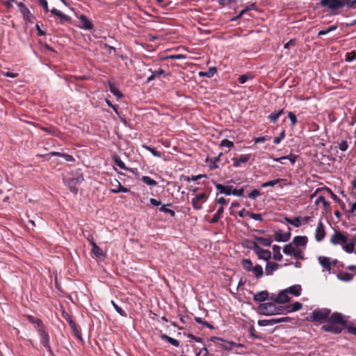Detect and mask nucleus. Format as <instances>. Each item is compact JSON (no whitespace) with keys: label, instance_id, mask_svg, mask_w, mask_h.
Listing matches in <instances>:
<instances>
[{"label":"nucleus","instance_id":"obj_24","mask_svg":"<svg viewBox=\"0 0 356 356\" xmlns=\"http://www.w3.org/2000/svg\"><path fill=\"white\" fill-rule=\"evenodd\" d=\"M290 238V234L283 233L281 230H278L275 233V240L278 242H286Z\"/></svg>","mask_w":356,"mask_h":356},{"label":"nucleus","instance_id":"obj_19","mask_svg":"<svg viewBox=\"0 0 356 356\" xmlns=\"http://www.w3.org/2000/svg\"><path fill=\"white\" fill-rule=\"evenodd\" d=\"M79 19L81 22L82 29L86 30H92L93 29L92 22L86 15H81Z\"/></svg>","mask_w":356,"mask_h":356},{"label":"nucleus","instance_id":"obj_44","mask_svg":"<svg viewBox=\"0 0 356 356\" xmlns=\"http://www.w3.org/2000/svg\"><path fill=\"white\" fill-rule=\"evenodd\" d=\"M217 72V69L215 67H210L207 72H200L199 75L200 76H207L211 78Z\"/></svg>","mask_w":356,"mask_h":356},{"label":"nucleus","instance_id":"obj_35","mask_svg":"<svg viewBox=\"0 0 356 356\" xmlns=\"http://www.w3.org/2000/svg\"><path fill=\"white\" fill-rule=\"evenodd\" d=\"M286 290H288V293H290L291 294L295 296H299L300 295L301 292V286L300 285H293Z\"/></svg>","mask_w":356,"mask_h":356},{"label":"nucleus","instance_id":"obj_9","mask_svg":"<svg viewBox=\"0 0 356 356\" xmlns=\"http://www.w3.org/2000/svg\"><path fill=\"white\" fill-rule=\"evenodd\" d=\"M327 323L337 324L343 327L346 325V321L343 315L339 312H334L331 316H329Z\"/></svg>","mask_w":356,"mask_h":356},{"label":"nucleus","instance_id":"obj_26","mask_svg":"<svg viewBox=\"0 0 356 356\" xmlns=\"http://www.w3.org/2000/svg\"><path fill=\"white\" fill-rule=\"evenodd\" d=\"M268 296L269 293L267 291H261L254 294L253 299L255 302H264L268 299Z\"/></svg>","mask_w":356,"mask_h":356},{"label":"nucleus","instance_id":"obj_59","mask_svg":"<svg viewBox=\"0 0 356 356\" xmlns=\"http://www.w3.org/2000/svg\"><path fill=\"white\" fill-rule=\"evenodd\" d=\"M220 146L231 148L234 147V143L228 139H223L221 140Z\"/></svg>","mask_w":356,"mask_h":356},{"label":"nucleus","instance_id":"obj_39","mask_svg":"<svg viewBox=\"0 0 356 356\" xmlns=\"http://www.w3.org/2000/svg\"><path fill=\"white\" fill-rule=\"evenodd\" d=\"M224 211V209L222 207H220L217 212L213 215V218L210 220V222L212 224L217 223L220 218L222 217V214Z\"/></svg>","mask_w":356,"mask_h":356},{"label":"nucleus","instance_id":"obj_1","mask_svg":"<svg viewBox=\"0 0 356 356\" xmlns=\"http://www.w3.org/2000/svg\"><path fill=\"white\" fill-rule=\"evenodd\" d=\"M320 5L323 8H328L334 15H337L340 9H356V0H321Z\"/></svg>","mask_w":356,"mask_h":356},{"label":"nucleus","instance_id":"obj_14","mask_svg":"<svg viewBox=\"0 0 356 356\" xmlns=\"http://www.w3.org/2000/svg\"><path fill=\"white\" fill-rule=\"evenodd\" d=\"M111 184L112 186L113 187V188L111 189V191L113 193H118L120 192H123V193L129 192V189L122 186L120 182L116 179H115L113 181H111Z\"/></svg>","mask_w":356,"mask_h":356},{"label":"nucleus","instance_id":"obj_36","mask_svg":"<svg viewBox=\"0 0 356 356\" xmlns=\"http://www.w3.org/2000/svg\"><path fill=\"white\" fill-rule=\"evenodd\" d=\"M160 337L161 339L167 341L175 347H178L179 346V341L178 340L173 339L165 334H161Z\"/></svg>","mask_w":356,"mask_h":356},{"label":"nucleus","instance_id":"obj_53","mask_svg":"<svg viewBox=\"0 0 356 356\" xmlns=\"http://www.w3.org/2000/svg\"><path fill=\"white\" fill-rule=\"evenodd\" d=\"M202 177H207V175H204V174H200V175H196V176H192V177H188V176H186V177H184V179L185 181H188V182H190L191 181H197L200 179H201Z\"/></svg>","mask_w":356,"mask_h":356},{"label":"nucleus","instance_id":"obj_2","mask_svg":"<svg viewBox=\"0 0 356 356\" xmlns=\"http://www.w3.org/2000/svg\"><path fill=\"white\" fill-rule=\"evenodd\" d=\"M330 314L331 311L329 309L317 308L312 312L309 317H307V320L320 323L327 322V319Z\"/></svg>","mask_w":356,"mask_h":356},{"label":"nucleus","instance_id":"obj_62","mask_svg":"<svg viewBox=\"0 0 356 356\" xmlns=\"http://www.w3.org/2000/svg\"><path fill=\"white\" fill-rule=\"evenodd\" d=\"M115 162L116 165L121 169L127 170L124 163L119 157H115Z\"/></svg>","mask_w":356,"mask_h":356},{"label":"nucleus","instance_id":"obj_57","mask_svg":"<svg viewBox=\"0 0 356 356\" xmlns=\"http://www.w3.org/2000/svg\"><path fill=\"white\" fill-rule=\"evenodd\" d=\"M149 71L151 73H153L155 76V77H160L163 75L165 74V72L162 68H159L158 70L152 71V69H149Z\"/></svg>","mask_w":356,"mask_h":356},{"label":"nucleus","instance_id":"obj_8","mask_svg":"<svg viewBox=\"0 0 356 356\" xmlns=\"http://www.w3.org/2000/svg\"><path fill=\"white\" fill-rule=\"evenodd\" d=\"M38 334L40 337L41 343L42 344L44 348L47 349V350L50 353V355H53V352L50 346L49 335L48 332L45 330V328H44L42 330H39Z\"/></svg>","mask_w":356,"mask_h":356},{"label":"nucleus","instance_id":"obj_30","mask_svg":"<svg viewBox=\"0 0 356 356\" xmlns=\"http://www.w3.org/2000/svg\"><path fill=\"white\" fill-rule=\"evenodd\" d=\"M222 153H220L218 156L213 157L211 159L207 158L206 159V162L209 163V166L211 170H215L218 168L216 163L220 161V158L222 156Z\"/></svg>","mask_w":356,"mask_h":356},{"label":"nucleus","instance_id":"obj_51","mask_svg":"<svg viewBox=\"0 0 356 356\" xmlns=\"http://www.w3.org/2000/svg\"><path fill=\"white\" fill-rule=\"evenodd\" d=\"M356 60V51H352L350 52H348L346 54L345 60L346 62H352L353 60Z\"/></svg>","mask_w":356,"mask_h":356},{"label":"nucleus","instance_id":"obj_29","mask_svg":"<svg viewBox=\"0 0 356 356\" xmlns=\"http://www.w3.org/2000/svg\"><path fill=\"white\" fill-rule=\"evenodd\" d=\"M216 188L218 189L220 193L225 194L227 195H231V190L233 188L232 186H224L220 184H216Z\"/></svg>","mask_w":356,"mask_h":356},{"label":"nucleus","instance_id":"obj_56","mask_svg":"<svg viewBox=\"0 0 356 356\" xmlns=\"http://www.w3.org/2000/svg\"><path fill=\"white\" fill-rule=\"evenodd\" d=\"M244 190L243 188L240 189H236V188H232L231 190V195H234L238 197H243V196Z\"/></svg>","mask_w":356,"mask_h":356},{"label":"nucleus","instance_id":"obj_47","mask_svg":"<svg viewBox=\"0 0 356 356\" xmlns=\"http://www.w3.org/2000/svg\"><path fill=\"white\" fill-rule=\"evenodd\" d=\"M286 181V179H274V180H270V181H266L264 184H261V188H266V187H268V186H274L275 184H278V183H280L282 181Z\"/></svg>","mask_w":356,"mask_h":356},{"label":"nucleus","instance_id":"obj_21","mask_svg":"<svg viewBox=\"0 0 356 356\" xmlns=\"http://www.w3.org/2000/svg\"><path fill=\"white\" fill-rule=\"evenodd\" d=\"M211 341L213 344H210L209 347L210 350L212 351L213 348H215V351H218V349H222V343H223V339L219 337H213L211 338Z\"/></svg>","mask_w":356,"mask_h":356},{"label":"nucleus","instance_id":"obj_46","mask_svg":"<svg viewBox=\"0 0 356 356\" xmlns=\"http://www.w3.org/2000/svg\"><path fill=\"white\" fill-rule=\"evenodd\" d=\"M320 202L323 203V207L325 210L328 211L330 207V203L325 200V197L323 195H320L317 197L316 200V204H319Z\"/></svg>","mask_w":356,"mask_h":356},{"label":"nucleus","instance_id":"obj_64","mask_svg":"<svg viewBox=\"0 0 356 356\" xmlns=\"http://www.w3.org/2000/svg\"><path fill=\"white\" fill-rule=\"evenodd\" d=\"M344 327H346L348 333L356 335V326L346 324Z\"/></svg>","mask_w":356,"mask_h":356},{"label":"nucleus","instance_id":"obj_10","mask_svg":"<svg viewBox=\"0 0 356 356\" xmlns=\"http://www.w3.org/2000/svg\"><path fill=\"white\" fill-rule=\"evenodd\" d=\"M208 199V195L205 193L197 195L194 198L192 199L191 203L193 207L195 210H200L202 209V202H204Z\"/></svg>","mask_w":356,"mask_h":356},{"label":"nucleus","instance_id":"obj_25","mask_svg":"<svg viewBox=\"0 0 356 356\" xmlns=\"http://www.w3.org/2000/svg\"><path fill=\"white\" fill-rule=\"evenodd\" d=\"M356 245V236H355L353 238H348V244H346L344 247H343V250L348 253H352L355 252V246Z\"/></svg>","mask_w":356,"mask_h":356},{"label":"nucleus","instance_id":"obj_34","mask_svg":"<svg viewBox=\"0 0 356 356\" xmlns=\"http://www.w3.org/2000/svg\"><path fill=\"white\" fill-rule=\"evenodd\" d=\"M284 113L283 109H280L277 111L273 112L268 116V118L274 124H275L280 118V116Z\"/></svg>","mask_w":356,"mask_h":356},{"label":"nucleus","instance_id":"obj_4","mask_svg":"<svg viewBox=\"0 0 356 356\" xmlns=\"http://www.w3.org/2000/svg\"><path fill=\"white\" fill-rule=\"evenodd\" d=\"M330 243L334 245H341L343 247L348 244V238L346 234L340 231H335L330 239Z\"/></svg>","mask_w":356,"mask_h":356},{"label":"nucleus","instance_id":"obj_49","mask_svg":"<svg viewBox=\"0 0 356 356\" xmlns=\"http://www.w3.org/2000/svg\"><path fill=\"white\" fill-rule=\"evenodd\" d=\"M295 248L291 243L285 245L283 248V252L286 255H291L293 253Z\"/></svg>","mask_w":356,"mask_h":356},{"label":"nucleus","instance_id":"obj_37","mask_svg":"<svg viewBox=\"0 0 356 356\" xmlns=\"http://www.w3.org/2000/svg\"><path fill=\"white\" fill-rule=\"evenodd\" d=\"M51 155L63 157L66 161L72 162L74 161V158L68 154L53 152L50 153Z\"/></svg>","mask_w":356,"mask_h":356},{"label":"nucleus","instance_id":"obj_58","mask_svg":"<svg viewBox=\"0 0 356 356\" xmlns=\"http://www.w3.org/2000/svg\"><path fill=\"white\" fill-rule=\"evenodd\" d=\"M288 117L291 122L292 126H295L298 122L296 115L293 112L289 111L288 113Z\"/></svg>","mask_w":356,"mask_h":356},{"label":"nucleus","instance_id":"obj_41","mask_svg":"<svg viewBox=\"0 0 356 356\" xmlns=\"http://www.w3.org/2000/svg\"><path fill=\"white\" fill-rule=\"evenodd\" d=\"M302 307V304L296 302L295 303H293L292 305L286 306V309L287 310V312H297L300 310Z\"/></svg>","mask_w":356,"mask_h":356},{"label":"nucleus","instance_id":"obj_27","mask_svg":"<svg viewBox=\"0 0 356 356\" xmlns=\"http://www.w3.org/2000/svg\"><path fill=\"white\" fill-rule=\"evenodd\" d=\"M278 268L279 264L277 263L268 261L266 265L265 273L267 275H271L275 270L278 269Z\"/></svg>","mask_w":356,"mask_h":356},{"label":"nucleus","instance_id":"obj_48","mask_svg":"<svg viewBox=\"0 0 356 356\" xmlns=\"http://www.w3.org/2000/svg\"><path fill=\"white\" fill-rule=\"evenodd\" d=\"M141 180L143 183L149 186H156L158 184L156 181L148 176H143Z\"/></svg>","mask_w":356,"mask_h":356},{"label":"nucleus","instance_id":"obj_15","mask_svg":"<svg viewBox=\"0 0 356 356\" xmlns=\"http://www.w3.org/2000/svg\"><path fill=\"white\" fill-rule=\"evenodd\" d=\"M325 236V232L323 223L322 221H319L315 231V239L316 241L320 242L324 238Z\"/></svg>","mask_w":356,"mask_h":356},{"label":"nucleus","instance_id":"obj_31","mask_svg":"<svg viewBox=\"0 0 356 356\" xmlns=\"http://www.w3.org/2000/svg\"><path fill=\"white\" fill-rule=\"evenodd\" d=\"M296 159H297L296 155L290 154L288 156H281L280 158H275V159H274V161H275L277 162H280L282 164H284L285 162H282V160H289L291 161V163L293 164L296 162Z\"/></svg>","mask_w":356,"mask_h":356},{"label":"nucleus","instance_id":"obj_5","mask_svg":"<svg viewBox=\"0 0 356 356\" xmlns=\"http://www.w3.org/2000/svg\"><path fill=\"white\" fill-rule=\"evenodd\" d=\"M19 12L21 13L23 19L30 24H33L35 19V17L31 13L27 6L22 2H16Z\"/></svg>","mask_w":356,"mask_h":356},{"label":"nucleus","instance_id":"obj_42","mask_svg":"<svg viewBox=\"0 0 356 356\" xmlns=\"http://www.w3.org/2000/svg\"><path fill=\"white\" fill-rule=\"evenodd\" d=\"M171 205H172L171 203H168V204H166L161 205V207L159 208V211L161 212H163V213H168L172 217H175V212L173 210L167 208V207H170Z\"/></svg>","mask_w":356,"mask_h":356},{"label":"nucleus","instance_id":"obj_60","mask_svg":"<svg viewBox=\"0 0 356 356\" xmlns=\"http://www.w3.org/2000/svg\"><path fill=\"white\" fill-rule=\"evenodd\" d=\"M249 217L258 221H263V217L261 213H252L250 212Z\"/></svg>","mask_w":356,"mask_h":356},{"label":"nucleus","instance_id":"obj_23","mask_svg":"<svg viewBox=\"0 0 356 356\" xmlns=\"http://www.w3.org/2000/svg\"><path fill=\"white\" fill-rule=\"evenodd\" d=\"M91 245L92 246V252L99 259H104L105 254L102 248H100L95 241H91Z\"/></svg>","mask_w":356,"mask_h":356},{"label":"nucleus","instance_id":"obj_6","mask_svg":"<svg viewBox=\"0 0 356 356\" xmlns=\"http://www.w3.org/2000/svg\"><path fill=\"white\" fill-rule=\"evenodd\" d=\"M258 310L261 314L265 316L275 315L276 312H277L276 305L272 302L260 304L258 307Z\"/></svg>","mask_w":356,"mask_h":356},{"label":"nucleus","instance_id":"obj_61","mask_svg":"<svg viewBox=\"0 0 356 356\" xmlns=\"http://www.w3.org/2000/svg\"><path fill=\"white\" fill-rule=\"evenodd\" d=\"M145 149L150 152L154 156H161V153L160 152L156 151L154 147H152L150 146H145Z\"/></svg>","mask_w":356,"mask_h":356},{"label":"nucleus","instance_id":"obj_13","mask_svg":"<svg viewBox=\"0 0 356 356\" xmlns=\"http://www.w3.org/2000/svg\"><path fill=\"white\" fill-rule=\"evenodd\" d=\"M251 158V154H241L238 157H234L232 159L233 161V166L234 168H238L241 166V163H247Z\"/></svg>","mask_w":356,"mask_h":356},{"label":"nucleus","instance_id":"obj_33","mask_svg":"<svg viewBox=\"0 0 356 356\" xmlns=\"http://www.w3.org/2000/svg\"><path fill=\"white\" fill-rule=\"evenodd\" d=\"M254 239L257 242L266 247H269L272 243V239L270 237L264 238L261 236H256Z\"/></svg>","mask_w":356,"mask_h":356},{"label":"nucleus","instance_id":"obj_45","mask_svg":"<svg viewBox=\"0 0 356 356\" xmlns=\"http://www.w3.org/2000/svg\"><path fill=\"white\" fill-rule=\"evenodd\" d=\"M285 220L290 225L295 226L296 227H299L301 225V220L300 217H295L291 219L289 218H285Z\"/></svg>","mask_w":356,"mask_h":356},{"label":"nucleus","instance_id":"obj_54","mask_svg":"<svg viewBox=\"0 0 356 356\" xmlns=\"http://www.w3.org/2000/svg\"><path fill=\"white\" fill-rule=\"evenodd\" d=\"M337 29V25L331 26L328 27L325 30L320 31L318 32V35H324L327 34V33H330L332 31H335Z\"/></svg>","mask_w":356,"mask_h":356},{"label":"nucleus","instance_id":"obj_32","mask_svg":"<svg viewBox=\"0 0 356 356\" xmlns=\"http://www.w3.org/2000/svg\"><path fill=\"white\" fill-rule=\"evenodd\" d=\"M337 277L343 282H349L353 279L354 275L347 272H341L337 275Z\"/></svg>","mask_w":356,"mask_h":356},{"label":"nucleus","instance_id":"obj_3","mask_svg":"<svg viewBox=\"0 0 356 356\" xmlns=\"http://www.w3.org/2000/svg\"><path fill=\"white\" fill-rule=\"evenodd\" d=\"M241 266L248 272H252L254 277L257 279L261 277L264 275L263 268L261 265L257 264L252 266V262L249 259H243Z\"/></svg>","mask_w":356,"mask_h":356},{"label":"nucleus","instance_id":"obj_52","mask_svg":"<svg viewBox=\"0 0 356 356\" xmlns=\"http://www.w3.org/2000/svg\"><path fill=\"white\" fill-rule=\"evenodd\" d=\"M69 324L71 327V328L72 329L74 334L78 337V338H81V336H80V332L77 328V325L76 324L75 322H74L72 319H70L69 321Z\"/></svg>","mask_w":356,"mask_h":356},{"label":"nucleus","instance_id":"obj_16","mask_svg":"<svg viewBox=\"0 0 356 356\" xmlns=\"http://www.w3.org/2000/svg\"><path fill=\"white\" fill-rule=\"evenodd\" d=\"M318 261L321 266L325 269L327 271L330 272L332 270V263L330 257L320 256L318 258Z\"/></svg>","mask_w":356,"mask_h":356},{"label":"nucleus","instance_id":"obj_38","mask_svg":"<svg viewBox=\"0 0 356 356\" xmlns=\"http://www.w3.org/2000/svg\"><path fill=\"white\" fill-rule=\"evenodd\" d=\"M109 90L115 96L117 97L118 99L122 97V93L114 86L112 83H108Z\"/></svg>","mask_w":356,"mask_h":356},{"label":"nucleus","instance_id":"obj_17","mask_svg":"<svg viewBox=\"0 0 356 356\" xmlns=\"http://www.w3.org/2000/svg\"><path fill=\"white\" fill-rule=\"evenodd\" d=\"M290 298L288 296V290H283L280 291L276 296L275 302L283 304L289 302Z\"/></svg>","mask_w":356,"mask_h":356},{"label":"nucleus","instance_id":"obj_7","mask_svg":"<svg viewBox=\"0 0 356 356\" xmlns=\"http://www.w3.org/2000/svg\"><path fill=\"white\" fill-rule=\"evenodd\" d=\"M83 180V177L81 175L76 177H66L64 178V183L69 187L72 193L76 194L78 192V188L76 187V185L78 183L81 182Z\"/></svg>","mask_w":356,"mask_h":356},{"label":"nucleus","instance_id":"obj_50","mask_svg":"<svg viewBox=\"0 0 356 356\" xmlns=\"http://www.w3.org/2000/svg\"><path fill=\"white\" fill-rule=\"evenodd\" d=\"M111 304L113 305L115 311L122 316L127 317V314L124 311L121 307H120L113 300L111 301Z\"/></svg>","mask_w":356,"mask_h":356},{"label":"nucleus","instance_id":"obj_20","mask_svg":"<svg viewBox=\"0 0 356 356\" xmlns=\"http://www.w3.org/2000/svg\"><path fill=\"white\" fill-rule=\"evenodd\" d=\"M27 319L29 323L36 325L35 329L38 332L39 330H42L45 328L42 321L40 318H35L33 316H28Z\"/></svg>","mask_w":356,"mask_h":356},{"label":"nucleus","instance_id":"obj_22","mask_svg":"<svg viewBox=\"0 0 356 356\" xmlns=\"http://www.w3.org/2000/svg\"><path fill=\"white\" fill-rule=\"evenodd\" d=\"M308 242V238L305 236H296L293 239V243L296 247H305Z\"/></svg>","mask_w":356,"mask_h":356},{"label":"nucleus","instance_id":"obj_63","mask_svg":"<svg viewBox=\"0 0 356 356\" xmlns=\"http://www.w3.org/2000/svg\"><path fill=\"white\" fill-rule=\"evenodd\" d=\"M284 137H285V131H284V130H283V131L280 133V136H279L275 137V138L273 139V143H274L275 144H279V143L281 142V140H282Z\"/></svg>","mask_w":356,"mask_h":356},{"label":"nucleus","instance_id":"obj_43","mask_svg":"<svg viewBox=\"0 0 356 356\" xmlns=\"http://www.w3.org/2000/svg\"><path fill=\"white\" fill-rule=\"evenodd\" d=\"M222 349L229 351L232 350V348L235 346H238L239 345L234 341H227L223 340V343H222Z\"/></svg>","mask_w":356,"mask_h":356},{"label":"nucleus","instance_id":"obj_55","mask_svg":"<svg viewBox=\"0 0 356 356\" xmlns=\"http://www.w3.org/2000/svg\"><path fill=\"white\" fill-rule=\"evenodd\" d=\"M252 79V76L251 75H250L249 74H242L241 75L238 79V82L241 83V84H243L245 83L249 79Z\"/></svg>","mask_w":356,"mask_h":356},{"label":"nucleus","instance_id":"obj_12","mask_svg":"<svg viewBox=\"0 0 356 356\" xmlns=\"http://www.w3.org/2000/svg\"><path fill=\"white\" fill-rule=\"evenodd\" d=\"M343 326H341L337 324L327 323V324L323 325L321 327V329L325 332H328L338 334L341 333V332L343 330Z\"/></svg>","mask_w":356,"mask_h":356},{"label":"nucleus","instance_id":"obj_28","mask_svg":"<svg viewBox=\"0 0 356 356\" xmlns=\"http://www.w3.org/2000/svg\"><path fill=\"white\" fill-rule=\"evenodd\" d=\"M258 256V258L260 259H263L264 261H268L271 258V253L268 250H264L261 248V250L256 253Z\"/></svg>","mask_w":356,"mask_h":356},{"label":"nucleus","instance_id":"obj_11","mask_svg":"<svg viewBox=\"0 0 356 356\" xmlns=\"http://www.w3.org/2000/svg\"><path fill=\"white\" fill-rule=\"evenodd\" d=\"M291 318L289 317L271 318L268 320H259L258 321V324L260 326L273 325L276 323L289 322Z\"/></svg>","mask_w":356,"mask_h":356},{"label":"nucleus","instance_id":"obj_18","mask_svg":"<svg viewBox=\"0 0 356 356\" xmlns=\"http://www.w3.org/2000/svg\"><path fill=\"white\" fill-rule=\"evenodd\" d=\"M51 13L56 15V16H58L60 19V21L58 22L59 24H63L64 22H70L71 21V17L69 16V15H67L64 13H63L62 12H60V10H58V9L54 8L51 10Z\"/></svg>","mask_w":356,"mask_h":356},{"label":"nucleus","instance_id":"obj_40","mask_svg":"<svg viewBox=\"0 0 356 356\" xmlns=\"http://www.w3.org/2000/svg\"><path fill=\"white\" fill-rule=\"evenodd\" d=\"M273 259L276 261H281L282 255L280 252V247L277 245L273 246Z\"/></svg>","mask_w":356,"mask_h":356}]
</instances>
